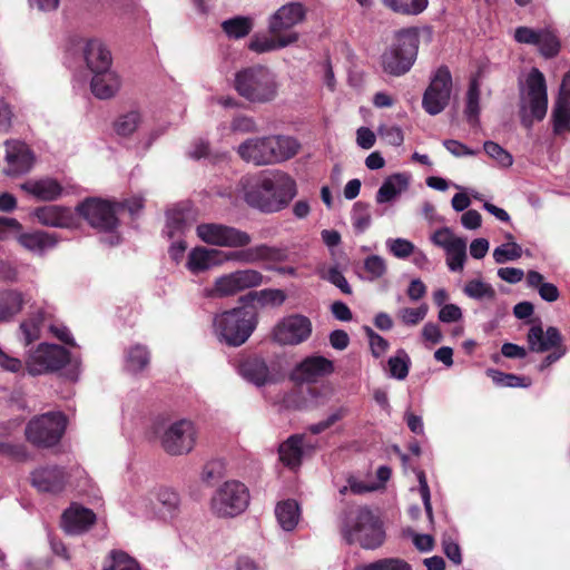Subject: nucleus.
<instances>
[{
    "mask_svg": "<svg viewBox=\"0 0 570 570\" xmlns=\"http://www.w3.org/2000/svg\"><path fill=\"white\" fill-rule=\"evenodd\" d=\"M297 194L296 181L282 170H264L247 179L246 203L264 213L284 209Z\"/></svg>",
    "mask_w": 570,
    "mask_h": 570,
    "instance_id": "obj_1",
    "label": "nucleus"
},
{
    "mask_svg": "<svg viewBox=\"0 0 570 570\" xmlns=\"http://www.w3.org/2000/svg\"><path fill=\"white\" fill-rule=\"evenodd\" d=\"M279 250L265 244L257 245L240 253H224L218 249L195 247L188 254L187 268L193 274H199L227 261L253 264L261 261L274 259Z\"/></svg>",
    "mask_w": 570,
    "mask_h": 570,
    "instance_id": "obj_2",
    "label": "nucleus"
},
{
    "mask_svg": "<svg viewBox=\"0 0 570 570\" xmlns=\"http://www.w3.org/2000/svg\"><path fill=\"white\" fill-rule=\"evenodd\" d=\"M281 83L275 71L265 66H254L238 71L235 89L252 104H268L278 96Z\"/></svg>",
    "mask_w": 570,
    "mask_h": 570,
    "instance_id": "obj_3",
    "label": "nucleus"
},
{
    "mask_svg": "<svg viewBox=\"0 0 570 570\" xmlns=\"http://www.w3.org/2000/svg\"><path fill=\"white\" fill-rule=\"evenodd\" d=\"M257 325L256 313L245 306L217 314L213 321L214 333L229 346L243 345Z\"/></svg>",
    "mask_w": 570,
    "mask_h": 570,
    "instance_id": "obj_4",
    "label": "nucleus"
},
{
    "mask_svg": "<svg viewBox=\"0 0 570 570\" xmlns=\"http://www.w3.org/2000/svg\"><path fill=\"white\" fill-rule=\"evenodd\" d=\"M343 534L350 543H358L364 549H376L384 541L381 522L367 508L350 512Z\"/></svg>",
    "mask_w": 570,
    "mask_h": 570,
    "instance_id": "obj_5",
    "label": "nucleus"
},
{
    "mask_svg": "<svg viewBox=\"0 0 570 570\" xmlns=\"http://www.w3.org/2000/svg\"><path fill=\"white\" fill-rule=\"evenodd\" d=\"M419 35L415 29L409 28L396 32L393 43L382 56L384 71L393 76L407 72L415 61Z\"/></svg>",
    "mask_w": 570,
    "mask_h": 570,
    "instance_id": "obj_6",
    "label": "nucleus"
},
{
    "mask_svg": "<svg viewBox=\"0 0 570 570\" xmlns=\"http://www.w3.org/2000/svg\"><path fill=\"white\" fill-rule=\"evenodd\" d=\"M67 426V419L61 412H47L35 415L24 428L26 440L37 448L57 445Z\"/></svg>",
    "mask_w": 570,
    "mask_h": 570,
    "instance_id": "obj_7",
    "label": "nucleus"
},
{
    "mask_svg": "<svg viewBox=\"0 0 570 570\" xmlns=\"http://www.w3.org/2000/svg\"><path fill=\"white\" fill-rule=\"evenodd\" d=\"M249 504V492L239 481L224 482L210 499V511L222 519H230L242 514Z\"/></svg>",
    "mask_w": 570,
    "mask_h": 570,
    "instance_id": "obj_8",
    "label": "nucleus"
},
{
    "mask_svg": "<svg viewBox=\"0 0 570 570\" xmlns=\"http://www.w3.org/2000/svg\"><path fill=\"white\" fill-rule=\"evenodd\" d=\"M265 283L266 278L259 271L237 269L216 277L212 287L205 291V295L210 298L230 297L240 292L259 287Z\"/></svg>",
    "mask_w": 570,
    "mask_h": 570,
    "instance_id": "obj_9",
    "label": "nucleus"
},
{
    "mask_svg": "<svg viewBox=\"0 0 570 570\" xmlns=\"http://www.w3.org/2000/svg\"><path fill=\"white\" fill-rule=\"evenodd\" d=\"M69 361L68 352L59 345L41 343L28 352L26 371L32 376L58 371Z\"/></svg>",
    "mask_w": 570,
    "mask_h": 570,
    "instance_id": "obj_10",
    "label": "nucleus"
},
{
    "mask_svg": "<svg viewBox=\"0 0 570 570\" xmlns=\"http://www.w3.org/2000/svg\"><path fill=\"white\" fill-rule=\"evenodd\" d=\"M452 76L448 67H439L431 77L422 98L423 109L431 116L441 114L449 105L452 94Z\"/></svg>",
    "mask_w": 570,
    "mask_h": 570,
    "instance_id": "obj_11",
    "label": "nucleus"
},
{
    "mask_svg": "<svg viewBox=\"0 0 570 570\" xmlns=\"http://www.w3.org/2000/svg\"><path fill=\"white\" fill-rule=\"evenodd\" d=\"M196 440V426L188 420L171 423L160 438L163 449L170 455L189 453L194 449Z\"/></svg>",
    "mask_w": 570,
    "mask_h": 570,
    "instance_id": "obj_12",
    "label": "nucleus"
},
{
    "mask_svg": "<svg viewBox=\"0 0 570 570\" xmlns=\"http://www.w3.org/2000/svg\"><path fill=\"white\" fill-rule=\"evenodd\" d=\"M308 9L299 1L281 6L267 19L269 35L298 33L295 28L305 22Z\"/></svg>",
    "mask_w": 570,
    "mask_h": 570,
    "instance_id": "obj_13",
    "label": "nucleus"
},
{
    "mask_svg": "<svg viewBox=\"0 0 570 570\" xmlns=\"http://www.w3.org/2000/svg\"><path fill=\"white\" fill-rule=\"evenodd\" d=\"M522 108L529 109L537 120L544 118L548 109L547 86L543 73L533 68L529 72L522 89Z\"/></svg>",
    "mask_w": 570,
    "mask_h": 570,
    "instance_id": "obj_14",
    "label": "nucleus"
},
{
    "mask_svg": "<svg viewBox=\"0 0 570 570\" xmlns=\"http://www.w3.org/2000/svg\"><path fill=\"white\" fill-rule=\"evenodd\" d=\"M197 236L206 244L220 247H244L252 242L246 232L223 224H200Z\"/></svg>",
    "mask_w": 570,
    "mask_h": 570,
    "instance_id": "obj_15",
    "label": "nucleus"
},
{
    "mask_svg": "<svg viewBox=\"0 0 570 570\" xmlns=\"http://www.w3.org/2000/svg\"><path fill=\"white\" fill-rule=\"evenodd\" d=\"M312 334V323L308 317L292 314L279 320L273 328L272 337L279 345H298Z\"/></svg>",
    "mask_w": 570,
    "mask_h": 570,
    "instance_id": "obj_16",
    "label": "nucleus"
},
{
    "mask_svg": "<svg viewBox=\"0 0 570 570\" xmlns=\"http://www.w3.org/2000/svg\"><path fill=\"white\" fill-rule=\"evenodd\" d=\"M77 210L90 226L101 232H114L118 226L117 205L106 200L87 199L77 207Z\"/></svg>",
    "mask_w": 570,
    "mask_h": 570,
    "instance_id": "obj_17",
    "label": "nucleus"
},
{
    "mask_svg": "<svg viewBox=\"0 0 570 570\" xmlns=\"http://www.w3.org/2000/svg\"><path fill=\"white\" fill-rule=\"evenodd\" d=\"M4 161L3 174L18 177L31 170L35 156L23 141L12 139L4 142Z\"/></svg>",
    "mask_w": 570,
    "mask_h": 570,
    "instance_id": "obj_18",
    "label": "nucleus"
},
{
    "mask_svg": "<svg viewBox=\"0 0 570 570\" xmlns=\"http://www.w3.org/2000/svg\"><path fill=\"white\" fill-rule=\"evenodd\" d=\"M154 515L165 522L173 521L180 512V499L177 492L169 488H159L150 499Z\"/></svg>",
    "mask_w": 570,
    "mask_h": 570,
    "instance_id": "obj_19",
    "label": "nucleus"
},
{
    "mask_svg": "<svg viewBox=\"0 0 570 570\" xmlns=\"http://www.w3.org/2000/svg\"><path fill=\"white\" fill-rule=\"evenodd\" d=\"M83 57L86 66L92 75L111 68V52L107 45L100 39H89L86 42Z\"/></svg>",
    "mask_w": 570,
    "mask_h": 570,
    "instance_id": "obj_20",
    "label": "nucleus"
},
{
    "mask_svg": "<svg viewBox=\"0 0 570 570\" xmlns=\"http://www.w3.org/2000/svg\"><path fill=\"white\" fill-rule=\"evenodd\" d=\"M31 484L40 492L61 491L66 482V473L58 466L38 468L31 472Z\"/></svg>",
    "mask_w": 570,
    "mask_h": 570,
    "instance_id": "obj_21",
    "label": "nucleus"
},
{
    "mask_svg": "<svg viewBox=\"0 0 570 570\" xmlns=\"http://www.w3.org/2000/svg\"><path fill=\"white\" fill-rule=\"evenodd\" d=\"M94 96L106 100L112 98L121 88L120 76L111 68L94 73L90 81Z\"/></svg>",
    "mask_w": 570,
    "mask_h": 570,
    "instance_id": "obj_22",
    "label": "nucleus"
},
{
    "mask_svg": "<svg viewBox=\"0 0 570 570\" xmlns=\"http://www.w3.org/2000/svg\"><path fill=\"white\" fill-rule=\"evenodd\" d=\"M530 351L542 353L562 343V335L554 326H549L546 332L540 325L532 326L527 335Z\"/></svg>",
    "mask_w": 570,
    "mask_h": 570,
    "instance_id": "obj_23",
    "label": "nucleus"
},
{
    "mask_svg": "<svg viewBox=\"0 0 570 570\" xmlns=\"http://www.w3.org/2000/svg\"><path fill=\"white\" fill-rule=\"evenodd\" d=\"M41 225L59 228H69L75 224L73 213L69 208L57 205H47L33 212Z\"/></svg>",
    "mask_w": 570,
    "mask_h": 570,
    "instance_id": "obj_24",
    "label": "nucleus"
},
{
    "mask_svg": "<svg viewBox=\"0 0 570 570\" xmlns=\"http://www.w3.org/2000/svg\"><path fill=\"white\" fill-rule=\"evenodd\" d=\"M333 372V362L324 356L307 357L296 368L297 377L305 382H316Z\"/></svg>",
    "mask_w": 570,
    "mask_h": 570,
    "instance_id": "obj_25",
    "label": "nucleus"
},
{
    "mask_svg": "<svg viewBox=\"0 0 570 570\" xmlns=\"http://www.w3.org/2000/svg\"><path fill=\"white\" fill-rule=\"evenodd\" d=\"M267 145V137L250 138L238 146L237 153L247 163L268 165L272 164V157Z\"/></svg>",
    "mask_w": 570,
    "mask_h": 570,
    "instance_id": "obj_26",
    "label": "nucleus"
},
{
    "mask_svg": "<svg viewBox=\"0 0 570 570\" xmlns=\"http://www.w3.org/2000/svg\"><path fill=\"white\" fill-rule=\"evenodd\" d=\"M27 303L26 294L17 288L0 291V324L11 322Z\"/></svg>",
    "mask_w": 570,
    "mask_h": 570,
    "instance_id": "obj_27",
    "label": "nucleus"
},
{
    "mask_svg": "<svg viewBox=\"0 0 570 570\" xmlns=\"http://www.w3.org/2000/svg\"><path fill=\"white\" fill-rule=\"evenodd\" d=\"M96 520L95 513L86 508L72 505L62 515V525L68 533H80L88 530Z\"/></svg>",
    "mask_w": 570,
    "mask_h": 570,
    "instance_id": "obj_28",
    "label": "nucleus"
},
{
    "mask_svg": "<svg viewBox=\"0 0 570 570\" xmlns=\"http://www.w3.org/2000/svg\"><path fill=\"white\" fill-rule=\"evenodd\" d=\"M410 180L411 176L406 173H396L386 177L376 193V203L385 204L393 202L409 188Z\"/></svg>",
    "mask_w": 570,
    "mask_h": 570,
    "instance_id": "obj_29",
    "label": "nucleus"
},
{
    "mask_svg": "<svg viewBox=\"0 0 570 570\" xmlns=\"http://www.w3.org/2000/svg\"><path fill=\"white\" fill-rule=\"evenodd\" d=\"M298 40L299 33L271 35L269 37L254 36L249 41L248 48L254 52L263 53L286 48Z\"/></svg>",
    "mask_w": 570,
    "mask_h": 570,
    "instance_id": "obj_30",
    "label": "nucleus"
},
{
    "mask_svg": "<svg viewBox=\"0 0 570 570\" xmlns=\"http://www.w3.org/2000/svg\"><path fill=\"white\" fill-rule=\"evenodd\" d=\"M20 188L40 200H53L61 194V186L51 178L29 179L20 185Z\"/></svg>",
    "mask_w": 570,
    "mask_h": 570,
    "instance_id": "obj_31",
    "label": "nucleus"
},
{
    "mask_svg": "<svg viewBox=\"0 0 570 570\" xmlns=\"http://www.w3.org/2000/svg\"><path fill=\"white\" fill-rule=\"evenodd\" d=\"M267 144L271 150L272 164L294 157L299 148L298 142L287 136H269L267 137Z\"/></svg>",
    "mask_w": 570,
    "mask_h": 570,
    "instance_id": "obj_32",
    "label": "nucleus"
},
{
    "mask_svg": "<svg viewBox=\"0 0 570 570\" xmlns=\"http://www.w3.org/2000/svg\"><path fill=\"white\" fill-rule=\"evenodd\" d=\"M281 461L289 469H296L301 465L304 454L303 436L292 435L279 445Z\"/></svg>",
    "mask_w": 570,
    "mask_h": 570,
    "instance_id": "obj_33",
    "label": "nucleus"
},
{
    "mask_svg": "<svg viewBox=\"0 0 570 570\" xmlns=\"http://www.w3.org/2000/svg\"><path fill=\"white\" fill-rule=\"evenodd\" d=\"M17 242L24 249L33 254H42L56 245L52 236L45 232L21 233L17 236Z\"/></svg>",
    "mask_w": 570,
    "mask_h": 570,
    "instance_id": "obj_34",
    "label": "nucleus"
},
{
    "mask_svg": "<svg viewBox=\"0 0 570 570\" xmlns=\"http://www.w3.org/2000/svg\"><path fill=\"white\" fill-rule=\"evenodd\" d=\"M240 373L246 380L258 386L273 381L268 366L261 358H249L243 362Z\"/></svg>",
    "mask_w": 570,
    "mask_h": 570,
    "instance_id": "obj_35",
    "label": "nucleus"
},
{
    "mask_svg": "<svg viewBox=\"0 0 570 570\" xmlns=\"http://www.w3.org/2000/svg\"><path fill=\"white\" fill-rule=\"evenodd\" d=\"M275 515L283 530L292 531L301 518L299 507L294 500L282 501L275 508Z\"/></svg>",
    "mask_w": 570,
    "mask_h": 570,
    "instance_id": "obj_36",
    "label": "nucleus"
},
{
    "mask_svg": "<svg viewBox=\"0 0 570 570\" xmlns=\"http://www.w3.org/2000/svg\"><path fill=\"white\" fill-rule=\"evenodd\" d=\"M220 27L229 39H243L252 32L254 19L247 16H236L224 20Z\"/></svg>",
    "mask_w": 570,
    "mask_h": 570,
    "instance_id": "obj_37",
    "label": "nucleus"
},
{
    "mask_svg": "<svg viewBox=\"0 0 570 570\" xmlns=\"http://www.w3.org/2000/svg\"><path fill=\"white\" fill-rule=\"evenodd\" d=\"M527 284L529 287L537 288L540 297L547 302H556L559 296V289L552 283H547L543 281V276L535 271H530L527 275Z\"/></svg>",
    "mask_w": 570,
    "mask_h": 570,
    "instance_id": "obj_38",
    "label": "nucleus"
},
{
    "mask_svg": "<svg viewBox=\"0 0 570 570\" xmlns=\"http://www.w3.org/2000/svg\"><path fill=\"white\" fill-rule=\"evenodd\" d=\"M411 358L405 350L400 348L387 361V370L391 377L403 381L409 375Z\"/></svg>",
    "mask_w": 570,
    "mask_h": 570,
    "instance_id": "obj_39",
    "label": "nucleus"
},
{
    "mask_svg": "<svg viewBox=\"0 0 570 570\" xmlns=\"http://www.w3.org/2000/svg\"><path fill=\"white\" fill-rule=\"evenodd\" d=\"M489 377L499 385L505 387H529L532 384L530 377L519 376L515 374L503 373L498 370L490 368L487 371Z\"/></svg>",
    "mask_w": 570,
    "mask_h": 570,
    "instance_id": "obj_40",
    "label": "nucleus"
},
{
    "mask_svg": "<svg viewBox=\"0 0 570 570\" xmlns=\"http://www.w3.org/2000/svg\"><path fill=\"white\" fill-rule=\"evenodd\" d=\"M141 124V115L138 111H129L117 118L114 129L121 137L131 136Z\"/></svg>",
    "mask_w": 570,
    "mask_h": 570,
    "instance_id": "obj_41",
    "label": "nucleus"
},
{
    "mask_svg": "<svg viewBox=\"0 0 570 570\" xmlns=\"http://www.w3.org/2000/svg\"><path fill=\"white\" fill-rule=\"evenodd\" d=\"M463 293L473 299L482 301L488 299L492 301L495 298V291L494 288L480 279H472L469 281L463 288Z\"/></svg>",
    "mask_w": 570,
    "mask_h": 570,
    "instance_id": "obj_42",
    "label": "nucleus"
},
{
    "mask_svg": "<svg viewBox=\"0 0 570 570\" xmlns=\"http://www.w3.org/2000/svg\"><path fill=\"white\" fill-rule=\"evenodd\" d=\"M43 321V313L37 311L20 324V331L23 335L24 345L31 344L39 338L40 324Z\"/></svg>",
    "mask_w": 570,
    "mask_h": 570,
    "instance_id": "obj_43",
    "label": "nucleus"
},
{
    "mask_svg": "<svg viewBox=\"0 0 570 570\" xmlns=\"http://www.w3.org/2000/svg\"><path fill=\"white\" fill-rule=\"evenodd\" d=\"M384 4L395 12L419 14L428 7V0H383Z\"/></svg>",
    "mask_w": 570,
    "mask_h": 570,
    "instance_id": "obj_44",
    "label": "nucleus"
},
{
    "mask_svg": "<svg viewBox=\"0 0 570 570\" xmlns=\"http://www.w3.org/2000/svg\"><path fill=\"white\" fill-rule=\"evenodd\" d=\"M480 112V90L478 82L473 80L470 83L468 94H466V106L464 114L470 124L474 125L478 121Z\"/></svg>",
    "mask_w": 570,
    "mask_h": 570,
    "instance_id": "obj_45",
    "label": "nucleus"
},
{
    "mask_svg": "<svg viewBox=\"0 0 570 570\" xmlns=\"http://www.w3.org/2000/svg\"><path fill=\"white\" fill-rule=\"evenodd\" d=\"M553 131L556 135L570 131V105L563 101H557L553 109Z\"/></svg>",
    "mask_w": 570,
    "mask_h": 570,
    "instance_id": "obj_46",
    "label": "nucleus"
},
{
    "mask_svg": "<svg viewBox=\"0 0 570 570\" xmlns=\"http://www.w3.org/2000/svg\"><path fill=\"white\" fill-rule=\"evenodd\" d=\"M351 219L354 228L357 232L363 233L364 230H366L372 222L368 205L362 202L355 203L352 208Z\"/></svg>",
    "mask_w": 570,
    "mask_h": 570,
    "instance_id": "obj_47",
    "label": "nucleus"
},
{
    "mask_svg": "<svg viewBox=\"0 0 570 570\" xmlns=\"http://www.w3.org/2000/svg\"><path fill=\"white\" fill-rule=\"evenodd\" d=\"M428 311V305L421 304L419 307L400 308L396 313V316L402 324L406 326H416L425 318Z\"/></svg>",
    "mask_w": 570,
    "mask_h": 570,
    "instance_id": "obj_48",
    "label": "nucleus"
},
{
    "mask_svg": "<svg viewBox=\"0 0 570 570\" xmlns=\"http://www.w3.org/2000/svg\"><path fill=\"white\" fill-rule=\"evenodd\" d=\"M102 570H140L135 559L122 551L110 553L108 563Z\"/></svg>",
    "mask_w": 570,
    "mask_h": 570,
    "instance_id": "obj_49",
    "label": "nucleus"
},
{
    "mask_svg": "<svg viewBox=\"0 0 570 570\" xmlns=\"http://www.w3.org/2000/svg\"><path fill=\"white\" fill-rule=\"evenodd\" d=\"M385 245L387 250L399 259H406L415 253V245L405 238H389Z\"/></svg>",
    "mask_w": 570,
    "mask_h": 570,
    "instance_id": "obj_50",
    "label": "nucleus"
},
{
    "mask_svg": "<svg viewBox=\"0 0 570 570\" xmlns=\"http://www.w3.org/2000/svg\"><path fill=\"white\" fill-rule=\"evenodd\" d=\"M522 256V248L515 242H509L498 246L493 250V259L497 264L517 261Z\"/></svg>",
    "mask_w": 570,
    "mask_h": 570,
    "instance_id": "obj_51",
    "label": "nucleus"
},
{
    "mask_svg": "<svg viewBox=\"0 0 570 570\" xmlns=\"http://www.w3.org/2000/svg\"><path fill=\"white\" fill-rule=\"evenodd\" d=\"M358 570H412V568L402 559L385 558L363 564Z\"/></svg>",
    "mask_w": 570,
    "mask_h": 570,
    "instance_id": "obj_52",
    "label": "nucleus"
},
{
    "mask_svg": "<svg viewBox=\"0 0 570 570\" xmlns=\"http://www.w3.org/2000/svg\"><path fill=\"white\" fill-rule=\"evenodd\" d=\"M364 272L367 274V279L376 281L383 277L387 272V265L383 257L379 255H371L364 259Z\"/></svg>",
    "mask_w": 570,
    "mask_h": 570,
    "instance_id": "obj_53",
    "label": "nucleus"
},
{
    "mask_svg": "<svg viewBox=\"0 0 570 570\" xmlns=\"http://www.w3.org/2000/svg\"><path fill=\"white\" fill-rule=\"evenodd\" d=\"M446 264L453 272L462 271L466 259V242L463 239L446 253Z\"/></svg>",
    "mask_w": 570,
    "mask_h": 570,
    "instance_id": "obj_54",
    "label": "nucleus"
},
{
    "mask_svg": "<svg viewBox=\"0 0 570 570\" xmlns=\"http://www.w3.org/2000/svg\"><path fill=\"white\" fill-rule=\"evenodd\" d=\"M463 238L458 237L449 227H443L435 230L431 236V242L441 247L448 253L455 244H459Z\"/></svg>",
    "mask_w": 570,
    "mask_h": 570,
    "instance_id": "obj_55",
    "label": "nucleus"
},
{
    "mask_svg": "<svg viewBox=\"0 0 570 570\" xmlns=\"http://www.w3.org/2000/svg\"><path fill=\"white\" fill-rule=\"evenodd\" d=\"M149 363V355L145 347L135 346L128 352L127 367L131 372L144 370Z\"/></svg>",
    "mask_w": 570,
    "mask_h": 570,
    "instance_id": "obj_56",
    "label": "nucleus"
},
{
    "mask_svg": "<svg viewBox=\"0 0 570 570\" xmlns=\"http://www.w3.org/2000/svg\"><path fill=\"white\" fill-rule=\"evenodd\" d=\"M0 454L19 462H26L30 459V453L24 444L1 442Z\"/></svg>",
    "mask_w": 570,
    "mask_h": 570,
    "instance_id": "obj_57",
    "label": "nucleus"
},
{
    "mask_svg": "<svg viewBox=\"0 0 570 570\" xmlns=\"http://www.w3.org/2000/svg\"><path fill=\"white\" fill-rule=\"evenodd\" d=\"M320 275L323 279H326L327 282L340 288L342 293L346 295L352 294L351 285L348 284L347 279L337 267H330L326 271L322 269Z\"/></svg>",
    "mask_w": 570,
    "mask_h": 570,
    "instance_id": "obj_58",
    "label": "nucleus"
},
{
    "mask_svg": "<svg viewBox=\"0 0 570 570\" xmlns=\"http://www.w3.org/2000/svg\"><path fill=\"white\" fill-rule=\"evenodd\" d=\"M257 301L262 305L281 306L287 298L286 293L279 288H265L256 294Z\"/></svg>",
    "mask_w": 570,
    "mask_h": 570,
    "instance_id": "obj_59",
    "label": "nucleus"
},
{
    "mask_svg": "<svg viewBox=\"0 0 570 570\" xmlns=\"http://www.w3.org/2000/svg\"><path fill=\"white\" fill-rule=\"evenodd\" d=\"M484 151L489 157L494 159L501 167H510L513 163L512 156L497 142H484Z\"/></svg>",
    "mask_w": 570,
    "mask_h": 570,
    "instance_id": "obj_60",
    "label": "nucleus"
},
{
    "mask_svg": "<svg viewBox=\"0 0 570 570\" xmlns=\"http://www.w3.org/2000/svg\"><path fill=\"white\" fill-rule=\"evenodd\" d=\"M363 330L368 338V343H370V347H371V352H372L373 356L376 358L383 356L390 347L389 342L383 336L375 333L368 326H364Z\"/></svg>",
    "mask_w": 570,
    "mask_h": 570,
    "instance_id": "obj_61",
    "label": "nucleus"
},
{
    "mask_svg": "<svg viewBox=\"0 0 570 570\" xmlns=\"http://www.w3.org/2000/svg\"><path fill=\"white\" fill-rule=\"evenodd\" d=\"M560 43L557 37L548 29H541L539 50L544 57H553L559 52Z\"/></svg>",
    "mask_w": 570,
    "mask_h": 570,
    "instance_id": "obj_62",
    "label": "nucleus"
},
{
    "mask_svg": "<svg viewBox=\"0 0 570 570\" xmlns=\"http://www.w3.org/2000/svg\"><path fill=\"white\" fill-rule=\"evenodd\" d=\"M0 368L9 373L21 374L26 370V361L8 354L0 347Z\"/></svg>",
    "mask_w": 570,
    "mask_h": 570,
    "instance_id": "obj_63",
    "label": "nucleus"
},
{
    "mask_svg": "<svg viewBox=\"0 0 570 570\" xmlns=\"http://www.w3.org/2000/svg\"><path fill=\"white\" fill-rule=\"evenodd\" d=\"M377 132L389 145L401 146L404 141V135L400 127L380 126Z\"/></svg>",
    "mask_w": 570,
    "mask_h": 570,
    "instance_id": "obj_64",
    "label": "nucleus"
}]
</instances>
